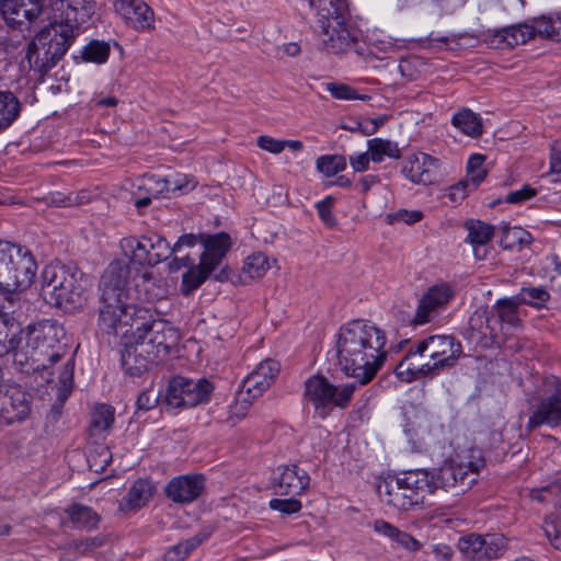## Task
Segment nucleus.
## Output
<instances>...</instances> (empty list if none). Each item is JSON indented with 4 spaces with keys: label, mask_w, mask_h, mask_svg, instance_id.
<instances>
[{
    "label": "nucleus",
    "mask_w": 561,
    "mask_h": 561,
    "mask_svg": "<svg viewBox=\"0 0 561 561\" xmlns=\"http://www.w3.org/2000/svg\"><path fill=\"white\" fill-rule=\"evenodd\" d=\"M20 324L9 313L0 311V357L12 352L13 355L21 344Z\"/></svg>",
    "instance_id": "obj_31"
},
{
    "label": "nucleus",
    "mask_w": 561,
    "mask_h": 561,
    "mask_svg": "<svg viewBox=\"0 0 561 561\" xmlns=\"http://www.w3.org/2000/svg\"><path fill=\"white\" fill-rule=\"evenodd\" d=\"M557 490L558 486L556 485H547L541 489L533 490L530 497L540 503L551 502Z\"/></svg>",
    "instance_id": "obj_64"
},
{
    "label": "nucleus",
    "mask_w": 561,
    "mask_h": 561,
    "mask_svg": "<svg viewBox=\"0 0 561 561\" xmlns=\"http://www.w3.org/2000/svg\"><path fill=\"white\" fill-rule=\"evenodd\" d=\"M163 396H160L159 392H156L152 389L142 391L137 398V407L139 410L148 411L157 405V403L162 404Z\"/></svg>",
    "instance_id": "obj_58"
},
{
    "label": "nucleus",
    "mask_w": 561,
    "mask_h": 561,
    "mask_svg": "<svg viewBox=\"0 0 561 561\" xmlns=\"http://www.w3.org/2000/svg\"><path fill=\"white\" fill-rule=\"evenodd\" d=\"M465 229L468 232L465 241L473 248L476 259L484 260L485 247L494 234V227L478 219H468L465 222Z\"/></svg>",
    "instance_id": "obj_27"
},
{
    "label": "nucleus",
    "mask_w": 561,
    "mask_h": 561,
    "mask_svg": "<svg viewBox=\"0 0 561 561\" xmlns=\"http://www.w3.org/2000/svg\"><path fill=\"white\" fill-rule=\"evenodd\" d=\"M473 191L463 180L453 185L448 190V197L451 202L456 203L462 201L469 192Z\"/></svg>",
    "instance_id": "obj_63"
},
{
    "label": "nucleus",
    "mask_w": 561,
    "mask_h": 561,
    "mask_svg": "<svg viewBox=\"0 0 561 561\" xmlns=\"http://www.w3.org/2000/svg\"><path fill=\"white\" fill-rule=\"evenodd\" d=\"M114 10L136 31H147L153 25L154 13L144 0H114Z\"/></svg>",
    "instance_id": "obj_20"
},
{
    "label": "nucleus",
    "mask_w": 561,
    "mask_h": 561,
    "mask_svg": "<svg viewBox=\"0 0 561 561\" xmlns=\"http://www.w3.org/2000/svg\"><path fill=\"white\" fill-rule=\"evenodd\" d=\"M64 330L56 321L44 320L28 325L22 332L21 344L14 354V362L34 371H47L48 382L58 381L62 396L67 397L73 383V362L64 359L66 344L60 342Z\"/></svg>",
    "instance_id": "obj_2"
},
{
    "label": "nucleus",
    "mask_w": 561,
    "mask_h": 561,
    "mask_svg": "<svg viewBox=\"0 0 561 561\" xmlns=\"http://www.w3.org/2000/svg\"><path fill=\"white\" fill-rule=\"evenodd\" d=\"M440 167L438 158L417 151L405 157L401 172L413 184L430 185L437 181Z\"/></svg>",
    "instance_id": "obj_14"
},
{
    "label": "nucleus",
    "mask_w": 561,
    "mask_h": 561,
    "mask_svg": "<svg viewBox=\"0 0 561 561\" xmlns=\"http://www.w3.org/2000/svg\"><path fill=\"white\" fill-rule=\"evenodd\" d=\"M270 267L267 256L262 252H257L247 257L242 267V274L249 279H256L264 276Z\"/></svg>",
    "instance_id": "obj_43"
},
{
    "label": "nucleus",
    "mask_w": 561,
    "mask_h": 561,
    "mask_svg": "<svg viewBox=\"0 0 561 561\" xmlns=\"http://www.w3.org/2000/svg\"><path fill=\"white\" fill-rule=\"evenodd\" d=\"M51 9L65 23H71L77 31L94 13L95 3L92 0H53Z\"/></svg>",
    "instance_id": "obj_22"
},
{
    "label": "nucleus",
    "mask_w": 561,
    "mask_h": 561,
    "mask_svg": "<svg viewBox=\"0 0 561 561\" xmlns=\"http://www.w3.org/2000/svg\"><path fill=\"white\" fill-rule=\"evenodd\" d=\"M333 204L334 199L331 196H327L316 204L320 219L329 227H333L336 224V218L332 211Z\"/></svg>",
    "instance_id": "obj_56"
},
{
    "label": "nucleus",
    "mask_w": 561,
    "mask_h": 561,
    "mask_svg": "<svg viewBox=\"0 0 561 561\" xmlns=\"http://www.w3.org/2000/svg\"><path fill=\"white\" fill-rule=\"evenodd\" d=\"M82 274L59 264H49L42 272V295L54 306L81 304L84 293Z\"/></svg>",
    "instance_id": "obj_9"
},
{
    "label": "nucleus",
    "mask_w": 561,
    "mask_h": 561,
    "mask_svg": "<svg viewBox=\"0 0 561 561\" xmlns=\"http://www.w3.org/2000/svg\"><path fill=\"white\" fill-rule=\"evenodd\" d=\"M520 304L540 309L549 300L550 295L543 287H523L516 295Z\"/></svg>",
    "instance_id": "obj_49"
},
{
    "label": "nucleus",
    "mask_w": 561,
    "mask_h": 561,
    "mask_svg": "<svg viewBox=\"0 0 561 561\" xmlns=\"http://www.w3.org/2000/svg\"><path fill=\"white\" fill-rule=\"evenodd\" d=\"M214 268L208 265H204L203 261H199L198 265H193L183 275L182 278V291L185 295H190L196 290L209 276Z\"/></svg>",
    "instance_id": "obj_40"
},
{
    "label": "nucleus",
    "mask_w": 561,
    "mask_h": 561,
    "mask_svg": "<svg viewBox=\"0 0 561 561\" xmlns=\"http://www.w3.org/2000/svg\"><path fill=\"white\" fill-rule=\"evenodd\" d=\"M403 415L407 435L414 437L430 433L432 420L424 409L410 407L404 410Z\"/></svg>",
    "instance_id": "obj_33"
},
{
    "label": "nucleus",
    "mask_w": 561,
    "mask_h": 561,
    "mask_svg": "<svg viewBox=\"0 0 561 561\" xmlns=\"http://www.w3.org/2000/svg\"><path fill=\"white\" fill-rule=\"evenodd\" d=\"M279 364L273 359L261 362L242 381L239 397L251 402L261 397L274 382L279 373Z\"/></svg>",
    "instance_id": "obj_15"
},
{
    "label": "nucleus",
    "mask_w": 561,
    "mask_h": 561,
    "mask_svg": "<svg viewBox=\"0 0 561 561\" xmlns=\"http://www.w3.org/2000/svg\"><path fill=\"white\" fill-rule=\"evenodd\" d=\"M399 478L416 505L422 502L425 494H432L435 491V474L428 470H410Z\"/></svg>",
    "instance_id": "obj_26"
},
{
    "label": "nucleus",
    "mask_w": 561,
    "mask_h": 561,
    "mask_svg": "<svg viewBox=\"0 0 561 561\" xmlns=\"http://www.w3.org/2000/svg\"><path fill=\"white\" fill-rule=\"evenodd\" d=\"M488 312L486 308H479L471 314L468 321L467 337L482 346L484 339L490 334L488 330Z\"/></svg>",
    "instance_id": "obj_39"
},
{
    "label": "nucleus",
    "mask_w": 561,
    "mask_h": 561,
    "mask_svg": "<svg viewBox=\"0 0 561 561\" xmlns=\"http://www.w3.org/2000/svg\"><path fill=\"white\" fill-rule=\"evenodd\" d=\"M537 34L536 30V19L534 20V24H517L504 27L502 30H497L495 32V36L500 38L501 42L505 43L508 47H514L517 45H522L527 43L530 38H533Z\"/></svg>",
    "instance_id": "obj_34"
},
{
    "label": "nucleus",
    "mask_w": 561,
    "mask_h": 561,
    "mask_svg": "<svg viewBox=\"0 0 561 561\" xmlns=\"http://www.w3.org/2000/svg\"><path fill=\"white\" fill-rule=\"evenodd\" d=\"M367 149L370 152L371 161L375 163H381L386 158L394 160L401 158V150L399 148V145L390 139H368Z\"/></svg>",
    "instance_id": "obj_38"
},
{
    "label": "nucleus",
    "mask_w": 561,
    "mask_h": 561,
    "mask_svg": "<svg viewBox=\"0 0 561 561\" xmlns=\"http://www.w3.org/2000/svg\"><path fill=\"white\" fill-rule=\"evenodd\" d=\"M537 34L551 41H561V12L536 19Z\"/></svg>",
    "instance_id": "obj_41"
},
{
    "label": "nucleus",
    "mask_w": 561,
    "mask_h": 561,
    "mask_svg": "<svg viewBox=\"0 0 561 561\" xmlns=\"http://www.w3.org/2000/svg\"><path fill=\"white\" fill-rule=\"evenodd\" d=\"M356 385H333L322 375H313L305 381L304 398L313 407L317 417L324 420L333 409H346L353 399Z\"/></svg>",
    "instance_id": "obj_10"
},
{
    "label": "nucleus",
    "mask_w": 561,
    "mask_h": 561,
    "mask_svg": "<svg viewBox=\"0 0 561 561\" xmlns=\"http://www.w3.org/2000/svg\"><path fill=\"white\" fill-rule=\"evenodd\" d=\"M520 305L517 296L499 299L496 302L497 319L512 327H516L519 322L517 308Z\"/></svg>",
    "instance_id": "obj_45"
},
{
    "label": "nucleus",
    "mask_w": 561,
    "mask_h": 561,
    "mask_svg": "<svg viewBox=\"0 0 561 561\" xmlns=\"http://www.w3.org/2000/svg\"><path fill=\"white\" fill-rule=\"evenodd\" d=\"M455 469L453 466V459L446 461L435 474V490L437 488L450 489L456 486Z\"/></svg>",
    "instance_id": "obj_54"
},
{
    "label": "nucleus",
    "mask_w": 561,
    "mask_h": 561,
    "mask_svg": "<svg viewBox=\"0 0 561 561\" xmlns=\"http://www.w3.org/2000/svg\"><path fill=\"white\" fill-rule=\"evenodd\" d=\"M409 493L399 477L383 479L378 484V494L381 502L397 511H408L416 506Z\"/></svg>",
    "instance_id": "obj_24"
},
{
    "label": "nucleus",
    "mask_w": 561,
    "mask_h": 561,
    "mask_svg": "<svg viewBox=\"0 0 561 561\" xmlns=\"http://www.w3.org/2000/svg\"><path fill=\"white\" fill-rule=\"evenodd\" d=\"M424 215L419 209H399L393 213L386 215V222L389 225H396L403 222L407 225H413L423 219Z\"/></svg>",
    "instance_id": "obj_53"
},
{
    "label": "nucleus",
    "mask_w": 561,
    "mask_h": 561,
    "mask_svg": "<svg viewBox=\"0 0 561 561\" xmlns=\"http://www.w3.org/2000/svg\"><path fill=\"white\" fill-rule=\"evenodd\" d=\"M149 244L148 248L149 253V265L153 266L159 264L162 261H165L171 256L173 250L171 249L169 242L161 236L151 233L148 234Z\"/></svg>",
    "instance_id": "obj_44"
},
{
    "label": "nucleus",
    "mask_w": 561,
    "mask_h": 561,
    "mask_svg": "<svg viewBox=\"0 0 561 561\" xmlns=\"http://www.w3.org/2000/svg\"><path fill=\"white\" fill-rule=\"evenodd\" d=\"M316 9L313 30L325 50L339 54L358 39V31L348 22L347 0H309Z\"/></svg>",
    "instance_id": "obj_6"
},
{
    "label": "nucleus",
    "mask_w": 561,
    "mask_h": 561,
    "mask_svg": "<svg viewBox=\"0 0 561 561\" xmlns=\"http://www.w3.org/2000/svg\"><path fill=\"white\" fill-rule=\"evenodd\" d=\"M135 288L140 299L153 302L165 297L167 288L162 278L151 271H145L134 278Z\"/></svg>",
    "instance_id": "obj_30"
},
{
    "label": "nucleus",
    "mask_w": 561,
    "mask_h": 561,
    "mask_svg": "<svg viewBox=\"0 0 561 561\" xmlns=\"http://www.w3.org/2000/svg\"><path fill=\"white\" fill-rule=\"evenodd\" d=\"M542 528L551 546L561 550V514H550L547 516Z\"/></svg>",
    "instance_id": "obj_52"
},
{
    "label": "nucleus",
    "mask_w": 561,
    "mask_h": 561,
    "mask_svg": "<svg viewBox=\"0 0 561 561\" xmlns=\"http://www.w3.org/2000/svg\"><path fill=\"white\" fill-rule=\"evenodd\" d=\"M536 195V190L530 186H524L520 190L511 192L506 196V202L511 204L523 203Z\"/></svg>",
    "instance_id": "obj_62"
},
{
    "label": "nucleus",
    "mask_w": 561,
    "mask_h": 561,
    "mask_svg": "<svg viewBox=\"0 0 561 561\" xmlns=\"http://www.w3.org/2000/svg\"><path fill=\"white\" fill-rule=\"evenodd\" d=\"M37 265L31 251L0 240V291L13 293L27 288L35 277Z\"/></svg>",
    "instance_id": "obj_8"
},
{
    "label": "nucleus",
    "mask_w": 561,
    "mask_h": 561,
    "mask_svg": "<svg viewBox=\"0 0 561 561\" xmlns=\"http://www.w3.org/2000/svg\"><path fill=\"white\" fill-rule=\"evenodd\" d=\"M115 422V410L113 407L101 403L96 404L91 412L89 434L96 439L105 438Z\"/></svg>",
    "instance_id": "obj_32"
},
{
    "label": "nucleus",
    "mask_w": 561,
    "mask_h": 561,
    "mask_svg": "<svg viewBox=\"0 0 561 561\" xmlns=\"http://www.w3.org/2000/svg\"><path fill=\"white\" fill-rule=\"evenodd\" d=\"M31 412V399L21 387L0 388V425L24 421Z\"/></svg>",
    "instance_id": "obj_17"
},
{
    "label": "nucleus",
    "mask_w": 561,
    "mask_h": 561,
    "mask_svg": "<svg viewBox=\"0 0 561 561\" xmlns=\"http://www.w3.org/2000/svg\"><path fill=\"white\" fill-rule=\"evenodd\" d=\"M385 332L375 323L353 320L335 335L337 365L359 385L369 383L382 367L387 351Z\"/></svg>",
    "instance_id": "obj_3"
},
{
    "label": "nucleus",
    "mask_w": 561,
    "mask_h": 561,
    "mask_svg": "<svg viewBox=\"0 0 561 561\" xmlns=\"http://www.w3.org/2000/svg\"><path fill=\"white\" fill-rule=\"evenodd\" d=\"M256 145L260 149L273 154H278L284 151L283 140L275 139L268 135L259 136Z\"/></svg>",
    "instance_id": "obj_59"
},
{
    "label": "nucleus",
    "mask_w": 561,
    "mask_h": 561,
    "mask_svg": "<svg viewBox=\"0 0 561 561\" xmlns=\"http://www.w3.org/2000/svg\"><path fill=\"white\" fill-rule=\"evenodd\" d=\"M456 486L462 491L477 482L479 471L485 466L482 453L478 448H471L466 454L453 459Z\"/></svg>",
    "instance_id": "obj_21"
},
{
    "label": "nucleus",
    "mask_w": 561,
    "mask_h": 561,
    "mask_svg": "<svg viewBox=\"0 0 561 561\" xmlns=\"http://www.w3.org/2000/svg\"><path fill=\"white\" fill-rule=\"evenodd\" d=\"M197 182L191 175L183 173H174L165 176L163 187H167V194L169 193H188L193 191Z\"/></svg>",
    "instance_id": "obj_46"
},
{
    "label": "nucleus",
    "mask_w": 561,
    "mask_h": 561,
    "mask_svg": "<svg viewBox=\"0 0 561 561\" xmlns=\"http://www.w3.org/2000/svg\"><path fill=\"white\" fill-rule=\"evenodd\" d=\"M507 542L499 534H469L458 540V549L470 561H491L500 558L506 550Z\"/></svg>",
    "instance_id": "obj_13"
},
{
    "label": "nucleus",
    "mask_w": 561,
    "mask_h": 561,
    "mask_svg": "<svg viewBox=\"0 0 561 561\" xmlns=\"http://www.w3.org/2000/svg\"><path fill=\"white\" fill-rule=\"evenodd\" d=\"M501 327L500 320L488 312V330L490 331V334H488V337L483 341V346H490L493 343H499V329Z\"/></svg>",
    "instance_id": "obj_61"
},
{
    "label": "nucleus",
    "mask_w": 561,
    "mask_h": 561,
    "mask_svg": "<svg viewBox=\"0 0 561 561\" xmlns=\"http://www.w3.org/2000/svg\"><path fill=\"white\" fill-rule=\"evenodd\" d=\"M373 529L378 535L391 540L397 547L409 552H415L422 548V543L417 539L385 519L374 520Z\"/></svg>",
    "instance_id": "obj_29"
},
{
    "label": "nucleus",
    "mask_w": 561,
    "mask_h": 561,
    "mask_svg": "<svg viewBox=\"0 0 561 561\" xmlns=\"http://www.w3.org/2000/svg\"><path fill=\"white\" fill-rule=\"evenodd\" d=\"M451 124L463 135L476 138L483 131L481 117L469 108H463L455 113L451 117Z\"/></svg>",
    "instance_id": "obj_36"
},
{
    "label": "nucleus",
    "mask_w": 561,
    "mask_h": 561,
    "mask_svg": "<svg viewBox=\"0 0 561 561\" xmlns=\"http://www.w3.org/2000/svg\"><path fill=\"white\" fill-rule=\"evenodd\" d=\"M454 291L447 283L436 284L427 289L419 301L414 325H423L431 322L453 299Z\"/></svg>",
    "instance_id": "obj_16"
},
{
    "label": "nucleus",
    "mask_w": 561,
    "mask_h": 561,
    "mask_svg": "<svg viewBox=\"0 0 561 561\" xmlns=\"http://www.w3.org/2000/svg\"><path fill=\"white\" fill-rule=\"evenodd\" d=\"M22 104L11 91H0V130L10 127L20 116Z\"/></svg>",
    "instance_id": "obj_37"
},
{
    "label": "nucleus",
    "mask_w": 561,
    "mask_h": 561,
    "mask_svg": "<svg viewBox=\"0 0 561 561\" xmlns=\"http://www.w3.org/2000/svg\"><path fill=\"white\" fill-rule=\"evenodd\" d=\"M213 390V385L205 378L194 380L179 376L169 382L162 405L170 411L193 408L208 402Z\"/></svg>",
    "instance_id": "obj_11"
},
{
    "label": "nucleus",
    "mask_w": 561,
    "mask_h": 561,
    "mask_svg": "<svg viewBox=\"0 0 561 561\" xmlns=\"http://www.w3.org/2000/svg\"><path fill=\"white\" fill-rule=\"evenodd\" d=\"M204 489L205 478L203 474H182L169 481L165 494L174 503L188 504L197 500Z\"/></svg>",
    "instance_id": "obj_19"
},
{
    "label": "nucleus",
    "mask_w": 561,
    "mask_h": 561,
    "mask_svg": "<svg viewBox=\"0 0 561 561\" xmlns=\"http://www.w3.org/2000/svg\"><path fill=\"white\" fill-rule=\"evenodd\" d=\"M302 507V504L296 496L289 499H272L270 501V508L273 511L280 512L282 514L290 515L298 513Z\"/></svg>",
    "instance_id": "obj_55"
},
{
    "label": "nucleus",
    "mask_w": 561,
    "mask_h": 561,
    "mask_svg": "<svg viewBox=\"0 0 561 561\" xmlns=\"http://www.w3.org/2000/svg\"><path fill=\"white\" fill-rule=\"evenodd\" d=\"M110 45L105 42L92 41L82 49V58L85 61L104 64L110 56Z\"/></svg>",
    "instance_id": "obj_50"
},
{
    "label": "nucleus",
    "mask_w": 561,
    "mask_h": 561,
    "mask_svg": "<svg viewBox=\"0 0 561 561\" xmlns=\"http://www.w3.org/2000/svg\"><path fill=\"white\" fill-rule=\"evenodd\" d=\"M127 317L123 337L122 366L130 376H139L153 363L162 360L180 340L179 331L167 320L156 318L148 308Z\"/></svg>",
    "instance_id": "obj_1"
},
{
    "label": "nucleus",
    "mask_w": 561,
    "mask_h": 561,
    "mask_svg": "<svg viewBox=\"0 0 561 561\" xmlns=\"http://www.w3.org/2000/svg\"><path fill=\"white\" fill-rule=\"evenodd\" d=\"M545 385L550 392L534 408L526 425L528 430L561 424V379L550 376L546 378Z\"/></svg>",
    "instance_id": "obj_12"
},
{
    "label": "nucleus",
    "mask_w": 561,
    "mask_h": 561,
    "mask_svg": "<svg viewBox=\"0 0 561 561\" xmlns=\"http://www.w3.org/2000/svg\"><path fill=\"white\" fill-rule=\"evenodd\" d=\"M154 492L156 488L149 480L137 479L119 501L118 508L125 514L137 512L151 501Z\"/></svg>",
    "instance_id": "obj_25"
},
{
    "label": "nucleus",
    "mask_w": 561,
    "mask_h": 561,
    "mask_svg": "<svg viewBox=\"0 0 561 561\" xmlns=\"http://www.w3.org/2000/svg\"><path fill=\"white\" fill-rule=\"evenodd\" d=\"M462 354L461 344L450 335H431L413 345L394 373L403 382L432 378L455 366Z\"/></svg>",
    "instance_id": "obj_5"
},
{
    "label": "nucleus",
    "mask_w": 561,
    "mask_h": 561,
    "mask_svg": "<svg viewBox=\"0 0 561 561\" xmlns=\"http://www.w3.org/2000/svg\"><path fill=\"white\" fill-rule=\"evenodd\" d=\"M129 277L130 267L122 260L111 262L101 277L98 324L106 334H119L127 317L142 308L131 302Z\"/></svg>",
    "instance_id": "obj_4"
},
{
    "label": "nucleus",
    "mask_w": 561,
    "mask_h": 561,
    "mask_svg": "<svg viewBox=\"0 0 561 561\" xmlns=\"http://www.w3.org/2000/svg\"><path fill=\"white\" fill-rule=\"evenodd\" d=\"M0 9L10 24L33 23L43 12V0H0Z\"/></svg>",
    "instance_id": "obj_23"
},
{
    "label": "nucleus",
    "mask_w": 561,
    "mask_h": 561,
    "mask_svg": "<svg viewBox=\"0 0 561 561\" xmlns=\"http://www.w3.org/2000/svg\"><path fill=\"white\" fill-rule=\"evenodd\" d=\"M76 36L75 25L65 23L54 13L53 21L27 46L26 59L30 67L41 73L48 72L64 57Z\"/></svg>",
    "instance_id": "obj_7"
},
{
    "label": "nucleus",
    "mask_w": 561,
    "mask_h": 561,
    "mask_svg": "<svg viewBox=\"0 0 561 561\" xmlns=\"http://www.w3.org/2000/svg\"><path fill=\"white\" fill-rule=\"evenodd\" d=\"M204 252L201 255V261L204 265L216 268L222 261L226 253L231 247V240L226 232L208 234L203 238Z\"/></svg>",
    "instance_id": "obj_28"
},
{
    "label": "nucleus",
    "mask_w": 561,
    "mask_h": 561,
    "mask_svg": "<svg viewBox=\"0 0 561 561\" xmlns=\"http://www.w3.org/2000/svg\"><path fill=\"white\" fill-rule=\"evenodd\" d=\"M350 164L355 172H364L369 168L371 161L370 152L367 149L366 152H355L350 156Z\"/></svg>",
    "instance_id": "obj_60"
},
{
    "label": "nucleus",
    "mask_w": 561,
    "mask_h": 561,
    "mask_svg": "<svg viewBox=\"0 0 561 561\" xmlns=\"http://www.w3.org/2000/svg\"><path fill=\"white\" fill-rule=\"evenodd\" d=\"M317 170L330 178L342 172L346 168V159L341 154H325L317 159Z\"/></svg>",
    "instance_id": "obj_48"
},
{
    "label": "nucleus",
    "mask_w": 561,
    "mask_h": 561,
    "mask_svg": "<svg viewBox=\"0 0 561 561\" xmlns=\"http://www.w3.org/2000/svg\"><path fill=\"white\" fill-rule=\"evenodd\" d=\"M310 484L308 472L297 465L280 466L273 478L274 492L278 495L299 496Z\"/></svg>",
    "instance_id": "obj_18"
},
{
    "label": "nucleus",
    "mask_w": 561,
    "mask_h": 561,
    "mask_svg": "<svg viewBox=\"0 0 561 561\" xmlns=\"http://www.w3.org/2000/svg\"><path fill=\"white\" fill-rule=\"evenodd\" d=\"M71 523L78 528L92 529L95 528L100 517L90 507L82 504H73L67 510Z\"/></svg>",
    "instance_id": "obj_42"
},
{
    "label": "nucleus",
    "mask_w": 561,
    "mask_h": 561,
    "mask_svg": "<svg viewBox=\"0 0 561 561\" xmlns=\"http://www.w3.org/2000/svg\"><path fill=\"white\" fill-rule=\"evenodd\" d=\"M204 539L205 537L197 535L175 545L165 552L164 561H183Z\"/></svg>",
    "instance_id": "obj_47"
},
{
    "label": "nucleus",
    "mask_w": 561,
    "mask_h": 561,
    "mask_svg": "<svg viewBox=\"0 0 561 561\" xmlns=\"http://www.w3.org/2000/svg\"><path fill=\"white\" fill-rule=\"evenodd\" d=\"M164 180L165 178H161L159 175H148L141 180L139 187H144L149 195L154 197L160 194H167V187L162 186V183L164 184Z\"/></svg>",
    "instance_id": "obj_57"
},
{
    "label": "nucleus",
    "mask_w": 561,
    "mask_h": 561,
    "mask_svg": "<svg viewBox=\"0 0 561 561\" xmlns=\"http://www.w3.org/2000/svg\"><path fill=\"white\" fill-rule=\"evenodd\" d=\"M325 90L337 100H369L370 98L366 94H359L354 88L348 84L341 82H328Z\"/></svg>",
    "instance_id": "obj_51"
},
{
    "label": "nucleus",
    "mask_w": 561,
    "mask_h": 561,
    "mask_svg": "<svg viewBox=\"0 0 561 561\" xmlns=\"http://www.w3.org/2000/svg\"><path fill=\"white\" fill-rule=\"evenodd\" d=\"M149 244L148 236L126 237L121 240V249L124 254L134 263L140 265H149L150 259L148 253Z\"/></svg>",
    "instance_id": "obj_35"
}]
</instances>
